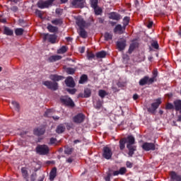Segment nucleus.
<instances>
[{"mask_svg":"<svg viewBox=\"0 0 181 181\" xmlns=\"http://www.w3.org/2000/svg\"><path fill=\"white\" fill-rule=\"evenodd\" d=\"M124 139L127 144V148L129 149L128 155L129 156H132L135 151H136V146H134V144H135V138H134L132 136H129Z\"/></svg>","mask_w":181,"mask_h":181,"instance_id":"obj_1","label":"nucleus"},{"mask_svg":"<svg viewBox=\"0 0 181 181\" xmlns=\"http://www.w3.org/2000/svg\"><path fill=\"white\" fill-rule=\"evenodd\" d=\"M61 103L66 105V107H69L70 108H73L74 107V102L71 98H69V96H62L61 98Z\"/></svg>","mask_w":181,"mask_h":181,"instance_id":"obj_2","label":"nucleus"},{"mask_svg":"<svg viewBox=\"0 0 181 181\" xmlns=\"http://www.w3.org/2000/svg\"><path fill=\"white\" fill-rule=\"evenodd\" d=\"M36 151L40 155H47L49 153V146L46 145H38L36 148Z\"/></svg>","mask_w":181,"mask_h":181,"instance_id":"obj_3","label":"nucleus"},{"mask_svg":"<svg viewBox=\"0 0 181 181\" xmlns=\"http://www.w3.org/2000/svg\"><path fill=\"white\" fill-rule=\"evenodd\" d=\"M44 40H48L49 43L54 44L57 42V35L50 34H43Z\"/></svg>","mask_w":181,"mask_h":181,"instance_id":"obj_4","label":"nucleus"},{"mask_svg":"<svg viewBox=\"0 0 181 181\" xmlns=\"http://www.w3.org/2000/svg\"><path fill=\"white\" fill-rule=\"evenodd\" d=\"M53 1L54 0H47L46 1H43L42 0L39 1L37 3L38 8L41 9H45V8H49L52 4H53Z\"/></svg>","mask_w":181,"mask_h":181,"instance_id":"obj_5","label":"nucleus"},{"mask_svg":"<svg viewBox=\"0 0 181 181\" xmlns=\"http://www.w3.org/2000/svg\"><path fill=\"white\" fill-rule=\"evenodd\" d=\"M103 156L105 158V159H111L112 156V151H111V148L107 146L104 147Z\"/></svg>","mask_w":181,"mask_h":181,"instance_id":"obj_6","label":"nucleus"},{"mask_svg":"<svg viewBox=\"0 0 181 181\" xmlns=\"http://www.w3.org/2000/svg\"><path fill=\"white\" fill-rule=\"evenodd\" d=\"M86 0H71V4L74 8H84Z\"/></svg>","mask_w":181,"mask_h":181,"instance_id":"obj_7","label":"nucleus"},{"mask_svg":"<svg viewBox=\"0 0 181 181\" xmlns=\"http://www.w3.org/2000/svg\"><path fill=\"white\" fill-rule=\"evenodd\" d=\"M42 84L47 87V88H49V90H56L58 88L57 83H52L49 81H46L42 82Z\"/></svg>","mask_w":181,"mask_h":181,"instance_id":"obj_8","label":"nucleus"},{"mask_svg":"<svg viewBox=\"0 0 181 181\" xmlns=\"http://www.w3.org/2000/svg\"><path fill=\"white\" fill-rule=\"evenodd\" d=\"M142 148L146 151H155V144H153V143L146 142L142 145Z\"/></svg>","mask_w":181,"mask_h":181,"instance_id":"obj_9","label":"nucleus"},{"mask_svg":"<svg viewBox=\"0 0 181 181\" xmlns=\"http://www.w3.org/2000/svg\"><path fill=\"white\" fill-rule=\"evenodd\" d=\"M84 118H86L84 115L79 113L74 117L73 121L74 122H76V124H81V122H83V121H84Z\"/></svg>","mask_w":181,"mask_h":181,"instance_id":"obj_10","label":"nucleus"},{"mask_svg":"<svg viewBox=\"0 0 181 181\" xmlns=\"http://www.w3.org/2000/svg\"><path fill=\"white\" fill-rule=\"evenodd\" d=\"M76 23L80 29H83L87 26V23L81 17H77Z\"/></svg>","mask_w":181,"mask_h":181,"instance_id":"obj_11","label":"nucleus"},{"mask_svg":"<svg viewBox=\"0 0 181 181\" xmlns=\"http://www.w3.org/2000/svg\"><path fill=\"white\" fill-rule=\"evenodd\" d=\"M160 104H162V99L158 98L154 100V103L151 104V107L153 109V111H156V110H158Z\"/></svg>","mask_w":181,"mask_h":181,"instance_id":"obj_12","label":"nucleus"},{"mask_svg":"<svg viewBox=\"0 0 181 181\" xmlns=\"http://www.w3.org/2000/svg\"><path fill=\"white\" fill-rule=\"evenodd\" d=\"M170 176L173 181H181V175L176 173V172L171 171Z\"/></svg>","mask_w":181,"mask_h":181,"instance_id":"obj_13","label":"nucleus"},{"mask_svg":"<svg viewBox=\"0 0 181 181\" xmlns=\"http://www.w3.org/2000/svg\"><path fill=\"white\" fill-rule=\"evenodd\" d=\"M115 33H118L119 35H122L125 32V27L121 25H117L114 29Z\"/></svg>","mask_w":181,"mask_h":181,"instance_id":"obj_14","label":"nucleus"},{"mask_svg":"<svg viewBox=\"0 0 181 181\" xmlns=\"http://www.w3.org/2000/svg\"><path fill=\"white\" fill-rule=\"evenodd\" d=\"M65 84H66L67 87H74L76 86V83H74V80L71 76L66 78L65 80Z\"/></svg>","mask_w":181,"mask_h":181,"instance_id":"obj_15","label":"nucleus"},{"mask_svg":"<svg viewBox=\"0 0 181 181\" xmlns=\"http://www.w3.org/2000/svg\"><path fill=\"white\" fill-rule=\"evenodd\" d=\"M45 129L44 127L37 128L34 130V134L37 135V136H39L40 135H43V134H45Z\"/></svg>","mask_w":181,"mask_h":181,"instance_id":"obj_16","label":"nucleus"},{"mask_svg":"<svg viewBox=\"0 0 181 181\" xmlns=\"http://www.w3.org/2000/svg\"><path fill=\"white\" fill-rule=\"evenodd\" d=\"M109 18L113 21H119L121 19L120 16L116 13H110L109 14Z\"/></svg>","mask_w":181,"mask_h":181,"instance_id":"obj_17","label":"nucleus"},{"mask_svg":"<svg viewBox=\"0 0 181 181\" xmlns=\"http://www.w3.org/2000/svg\"><path fill=\"white\" fill-rule=\"evenodd\" d=\"M50 80H52V81H60V80H63V78H64V77L62 76H59V75H51L49 76Z\"/></svg>","mask_w":181,"mask_h":181,"instance_id":"obj_18","label":"nucleus"},{"mask_svg":"<svg viewBox=\"0 0 181 181\" xmlns=\"http://www.w3.org/2000/svg\"><path fill=\"white\" fill-rule=\"evenodd\" d=\"M57 173V168H52V170H51V172L49 173L50 180H54V177H56Z\"/></svg>","mask_w":181,"mask_h":181,"instance_id":"obj_19","label":"nucleus"},{"mask_svg":"<svg viewBox=\"0 0 181 181\" xmlns=\"http://www.w3.org/2000/svg\"><path fill=\"white\" fill-rule=\"evenodd\" d=\"M117 49H119V50H124V49H125V41H122V42H117Z\"/></svg>","mask_w":181,"mask_h":181,"instance_id":"obj_20","label":"nucleus"},{"mask_svg":"<svg viewBox=\"0 0 181 181\" xmlns=\"http://www.w3.org/2000/svg\"><path fill=\"white\" fill-rule=\"evenodd\" d=\"M105 56H107V52H104V51H100V52L96 53V57L98 59H104V57H105Z\"/></svg>","mask_w":181,"mask_h":181,"instance_id":"obj_21","label":"nucleus"},{"mask_svg":"<svg viewBox=\"0 0 181 181\" xmlns=\"http://www.w3.org/2000/svg\"><path fill=\"white\" fill-rule=\"evenodd\" d=\"M174 105L176 111H180L181 110V100H175Z\"/></svg>","mask_w":181,"mask_h":181,"instance_id":"obj_22","label":"nucleus"},{"mask_svg":"<svg viewBox=\"0 0 181 181\" xmlns=\"http://www.w3.org/2000/svg\"><path fill=\"white\" fill-rule=\"evenodd\" d=\"M65 129H66V128L63 126V124H60L59 126L57 127V128L56 129V132L57 134H63V132H64Z\"/></svg>","mask_w":181,"mask_h":181,"instance_id":"obj_23","label":"nucleus"},{"mask_svg":"<svg viewBox=\"0 0 181 181\" xmlns=\"http://www.w3.org/2000/svg\"><path fill=\"white\" fill-rule=\"evenodd\" d=\"M60 59H62V56L60 55H54V56H52L49 58V62H56L57 60H60Z\"/></svg>","mask_w":181,"mask_h":181,"instance_id":"obj_24","label":"nucleus"},{"mask_svg":"<svg viewBox=\"0 0 181 181\" xmlns=\"http://www.w3.org/2000/svg\"><path fill=\"white\" fill-rule=\"evenodd\" d=\"M127 143V140L125 139H122L119 141V148L121 151L125 148V144Z\"/></svg>","mask_w":181,"mask_h":181,"instance_id":"obj_25","label":"nucleus"},{"mask_svg":"<svg viewBox=\"0 0 181 181\" xmlns=\"http://www.w3.org/2000/svg\"><path fill=\"white\" fill-rule=\"evenodd\" d=\"M47 29L49 32H51V33H54V32H57V27H54L50 24L48 25Z\"/></svg>","mask_w":181,"mask_h":181,"instance_id":"obj_26","label":"nucleus"},{"mask_svg":"<svg viewBox=\"0 0 181 181\" xmlns=\"http://www.w3.org/2000/svg\"><path fill=\"white\" fill-rule=\"evenodd\" d=\"M79 35L81 37L86 39L87 37V32L83 28H80Z\"/></svg>","mask_w":181,"mask_h":181,"instance_id":"obj_27","label":"nucleus"},{"mask_svg":"<svg viewBox=\"0 0 181 181\" xmlns=\"http://www.w3.org/2000/svg\"><path fill=\"white\" fill-rule=\"evenodd\" d=\"M67 52V47L62 46L60 49L57 50L58 54H63Z\"/></svg>","mask_w":181,"mask_h":181,"instance_id":"obj_28","label":"nucleus"},{"mask_svg":"<svg viewBox=\"0 0 181 181\" xmlns=\"http://www.w3.org/2000/svg\"><path fill=\"white\" fill-rule=\"evenodd\" d=\"M145 84H148V76H145L139 81L140 86H145Z\"/></svg>","mask_w":181,"mask_h":181,"instance_id":"obj_29","label":"nucleus"},{"mask_svg":"<svg viewBox=\"0 0 181 181\" xmlns=\"http://www.w3.org/2000/svg\"><path fill=\"white\" fill-rule=\"evenodd\" d=\"M88 80V77L86 75H82L81 76V78L79 80V84H84V83H86V81H87Z\"/></svg>","mask_w":181,"mask_h":181,"instance_id":"obj_30","label":"nucleus"},{"mask_svg":"<svg viewBox=\"0 0 181 181\" xmlns=\"http://www.w3.org/2000/svg\"><path fill=\"white\" fill-rule=\"evenodd\" d=\"M21 173L23 175V177H24V179H27L28 175V170H26L25 168H21Z\"/></svg>","mask_w":181,"mask_h":181,"instance_id":"obj_31","label":"nucleus"},{"mask_svg":"<svg viewBox=\"0 0 181 181\" xmlns=\"http://www.w3.org/2000/svg\"><path fill=\"white\" fill-rule=\"evenodd\" d=\"M90 95H91V90H90L89 88L85 89V90H84L85 98H88V97H90Z\"/></svg>","mask_w":181,"mask_h":181,"instance_id":"obj_32","label":"nucleus"},{"mask_svg":"<svg viewBox=\"0 0 181 181\" xmlns=\"http://www.w3.org/2000/svg\"><path fill=\"white\" fill-rule=\"evenodd\" d=\"M93 9L95 15H101L103 13V9L98 6L95 7Z\"/></svg>","mask_w":181,"mask_h":181,"instance_id":"obj_33","label":"nucleus"},{"mask_svg":"<svg viewBox=\"0 0 181 181\" xmlns=\"http://www.w3.org/2000/svg\"><path fill=\"white\" fill-rule=\"evenodd\" d=\"M64 152L66 155H71V153L73 152V148L69 146H66L64 149Z\"/></svg>","mask_w":181,"mask_h":181,"instance_id":"obj_34","label":"nucleus"},{"mask_svg":"<svg viewBox=\"0 0 181 181\" xmlns=\"http://www.w3.org/2000/svg\"><path fill=\"white\" fill-rule=\"evenodd\" d=\"M4 33L5 35H7L8 36H11V35H13V31H12L11 29L8 28H4Z\"/></svg>","mask_w":181,"mask_h":181,"instance_id":"obj_35","label":"nucleus"},{"mask_svg":"<svg viewBox=\"0 0 181 181\" xmlns=\"http://www.w3.org/2000/svg\"><path fill=\"white\" fill-rule=\"evenodd\" d=\"M52 25H62V23H63V21H62V19H55V20H52Z\"/></svg>","mask_w":181,"mask_h":181,"instance_id":"obj_36","label":"nucleus"},{"mask_svg":"<svg viewBox=\"0 0 181 181\" xmlns=\"http://www.w3.org/2000/svg\"><path fill=\"white\" fill-rule=\"evenodd\" d=\"M129 23V17H124L123 19V26L124 28H127L128 26V24Z\"/></svg>","mask_w":181,"mask_h":181,"instance_id":"obj_37","label":"nucleus"},{"mask_svg":"<svg viewBox=\"0 0 181 181\" xmlns=\"http://www.w3.org/2000/svg\"><path fill=\"white\" fill-rule=\"evenodd\" d=\"M15 33L17 36H21V35H23V29L22 28L16 29Z\"/></svg>","mask_w":181,"mask_h":181,"instance_id":"obj_38","label":"nucleus"},{"mask_svg":"<svg viewBox=\"0 0 181 181\" xmlns=\"http://www.w3.org/2000/svg\"><path fill=\"white\" fill-rule=\"evenodd\" d=\"M98 5V0H91L90 1V6L92 8H97Z\"/></svg>","mask_w":181,"mask_h":181,"instance_id":"obj_39","label":"nucleus"},{"mask_svg":"<svg viewBox=\"0 0 181 181\" xmlns=\"http://www.w3.org/2000/svg\"><path fill=\"white\" fill-rule=\"evenodd\" d=\"M52 114H53V110L52 109H48L47 110V111L45 112V117H52Z\"/></svg>","mask_w":181,"mask_h":181,"instance_id":"obj_40","label":"nucleus"},{"mask_svg":"<svg viewBox=\"0 0 181 181\" xmlns=\"http://www.w3.org/2000/svg\"><path fill=\"white\" fill-rule=\"evenodd\" d=\"M105 40H111V39H112V34L110 33H106L105 34Z\"/></svg>","mask_w":181,"mask_h":181,"instance_id":"obj_41","label":"nucleus"},{"mask_svg":"<svg viewBox=\"0 0 181 181\" xmlns=\"http://www.w3.org/2000/svg\"><path fill=\"white\" fill-rule=\"evenodd\" d=\"M107 95V92L104 90H99V96L101 97V98H104Z\"/></svg>","mask_w":181,"mask_h":181,"instance_id":"obj_42","label":"nucleus"},{"mask_svg":"<svg viewBox=\"0 0 181 181\" xmlns=\"http://www.w3.org/2000/svg\"><path fill=\"white\" fill-rule=\"evenodd\" d=\"M119 175H125L127 173V168L125 167H122L119 170Z\"/></svg>","mask_w":181,"mask_h":181,"instance_id":"obj_43","label":"nucleus"},{"mask_svg":"<svg viewBox=\"0 0 181 181\" xmlns=\"http://www.w3.org/2000/svg\"><path fill=\"white\" fill-rule=\"evenodd\" d=\"M151 46L152 47H153L154 49H159V44H158L157 41H153L151 43Z\"/></svg>","mask_w":181,"mask_h":181,"instance_id":"obj_44","label":"nucleus"},{"mask_svg":"<svg viewBox=\"0 0 181 181\" xmlns=\"http://www.w3.org/2000/svg\"><path fill=\"white\" fill-rule=\"evenodd\" d=\"M87 57H88V60H91V59H94V57H95V56L94 55V54L93 52H88Z\"/></svg>","mask_w":181,"mask_h":181,"instance_id":"obj_45","label":"nucleus"},{"mask_svg":"<svg viewBox=\"0 0 181 181\" xmlns=\"http://www.w3.org/2000/svg\"><path fill=\"white\" fill-rule=\"evenodd\" d=\"M75 71H75L74 69H71V68H68V69H66V73H67L68 74H74Z\"/></svg>","mask_w":181,"mask_h":181,"instance_id":"obj_46","label":"nucleus"},{"mask_svg":"<svg viewBox=\"0 0 181 181\" xmlns=\"http://www.w3.org/2000/svg\"><path fill=\"white\" fill-rule=\"evenodd\" d=\"M49 144H51V145H57V139H56L54 138L50 139Z\"/></svg>","mask_w":181,"mask_h":181,"instance_id":"obj_47","label":"nucleus"},{"mask_svg":"<svg viewBox=\"0 0 181 181\" xmlns=\"http://www.w3.org/2000/svg\"><path fill=\"white\" fill-rule=\"evenodd\" d=\"M11 104H13L14 108H16L17 110H19V104L17 103L16 101H13Z\"/></svg>","mask_w":181,"mask_h":181,"instance_id":"obj_48","label":"nucleus"},{"mask_svg":"<svg viewBox=\"0 0 181 181\" xmlns=\"http://www.w3.org/2000/svg\"><path fill=\"white\" fill-rule=\"evenodd\" d=\"M95 107L97 109H100L101 107H103V103H101V101H98Z\"/></svg>","mask_w":181,"mask_h":181,"instance_id":"obj_49","label":"nucleus"},{"mask_svg":"<svg viewBox=\"0 0 181 181\" xmlns=\"http://www.w3.org/2000/svg\"><path fill=\"white\" fill-rule=\"evenodd\" d=\"M153 81H155V77L150 78H149V77H148L147 84H152V83H153Z\"/></svg>","mask_w":181,"mask_h":181,"instance_id":"obj_50","label":"nucleus"},{"mask_svg":"<svg viewBox=\"0 0 181 181\" xmlns=\"http://www.w3.org/2000/svg\"><path fill=\"white\" fill-rule=\"evenodd\" d=\"M63 13V9L57 8L56 9V14L57 15H62Z\"/></svg>","mask_w":181,"mask_h":181,"instance_id":"obj_51","label":"nucleus"},{"mask_svg":"<svg viewBox=\"0 0 181 181\" xmlns=\"http://www.w3.org/2000/svg\"><path fill=\"white\" fill-rule=\"evenodd\" d=\"M134 49H135V45L134 44H132L129 49V53H132Z\"/></svg>","mask_w":181,"mask_h":181,"instance_id":"obj_52","label":"nucleus"},{"mask_svg":"<svg viewBox=\"0 0 181 181\" xmlns=\"http://www.w3.org/2000/svg\"><path fill=\"white\" fill-rule=\"evenodd\" d=\"M173 109V105L172 103H168L166 105V110H172Z\"/></svg>","mask_w":181,"mask_h":181,"instance_id":"obj_53","label":"nucleus"},{"mask_svg":"<svg viewBox=\"0 0 181 181\" xmlns=\"http://www.w3.org/2000/svg\"><path fill=\"white\" fill-rule=\"evenodd\" d=\"M127 168H132V163L127 161L126 163Z\"/></svg>","mask_w":181,"mask_h":181,"instance_id":"obj_54","label":"nucleus"},{"mask_svg":"<svg viewBox=\"0 0 181 181\" xmlns=\"http://www.w3.org/2000/svg\"><path fill=\"white\" fill-rule=\"evenodd\" d=\"M0 22H1V23H6V19L2 18V16H0Z\"/></svg>","mask_w":181,"mask_h":181,"instance_id":"obj_55","label":"nucleus"},{"mask_svg":"<svg viewBox=\"0 0 181 181\" xmlns=\"http://www.w3.org/2000/svg\"><path fill=\"white\" fill-rule=\"evenodd\" d=\"M177 121L178 122H181V109L180 110V115L177 116Z\"/></svg>","mask_w":181,"mask_h":181,"instance_id":"obj_56","label":"nucleus"},{"mask_svg":"<svg viewBox=\"0 0 181 181\" xmlns=\"http://www.w3.org/2000/svg\"><path fill=\"white\" fill-rule=\"evenodd\" d=\"M152 25H153V22L150 21L147 25V28H148V29H151V28H152Z\"/></svg>","mask_w":181,"mask_h":181,"instance_id":"obj_57","label":"nucleus"},{"mask_svg":"<svg viewBox=\"0 0 181 181\" xmlns=\"http://www.w3.org/2000/svg\"><path fill=\"white\" fill-rule=\"evenodd\" d=\"M35 13L36 15H38L39 18H42V13L40 12V11L37 10L35 11Z\"/></svg>","mask_w":181,"mask_h":181,"instance_id":"obj_58","label":"nucleus"},{"mask_svg":"<svg viewBox=\"0 0 181 181\" xmlns=\"http://www.w3.org/2000/svg\"><path fill=\"white\" fill-rule=\"evenodd\" d=\"M85 51H86V47H82L79 49L80 53H84Z\"/></svg>","mask_w":181,"mask_h":181,"instance_id":"obj_59","label":"nucleus"},{"mask_svg":"<svg viewBox=\"0 0 181 181\" xmlns=\"http://www.w3.org/2000/svg\"><path fill=\"white\" fill-rule=\"evenodd\" d=\"M119 175V171L116 170L113 172V176H118Z\"/></svg>","mask_w":181,"mask_h":181,"instance_id":"obj_60","label":"nucleus"},{"mask_svg":"<svg viewBox=\"0 0 181 181\" xmlns=\"http://www.w3.org/2000/svg\"><path fill=\"white\" fill-rule=\"evenodd\" d=\"M67 91H69L70 94H74V93H76V90H74V89H72V90L68 89Z\"/></svg>","mask_w":181,"mask_h":181,"instance_id":"obj_61","label":"nucleus"},{"mask_svg":"<svg viewBox=\"0 0 181 181\" xmlns=\"http://www.w3.org/2000/svg\"><path fill=\"white\" fill-rule=\"evenodd\" d=\"M66 162H68V163H71V162H73V159L71 158H69L66 160Z\"/></svg>","mask_w":181,"mask_h":181,"instance_id":"obj_62","label":"nucleus"},{"mask_svg":"<svg viewBox=\"0 0 181 181\" xmlns=\"http://www.w3.org/2000/svg\"><path fill=\"white\" fill-rule=\"evenodd\" d=\"M133 99H134V100H138V95H137V94H134V95H133Z\"/></svg>","mask_w":181,"mask_h":181,"instance_id":"obj_63","label":"nucleus"},{"mask_svg":"<svg viewBox=\"0 0 181 181\" xmlns=\"http://www.w3.org/2000/svg\"><path fill=\"white\" fill-rule=\"evenodd\" d=\"M153 75L155 76V77H156V76H158V71H153Z\"/></svg>","mask_w":181,"mask_h":181,"instance_id":"obj_64","label":"nucleus"}]
</instances>
